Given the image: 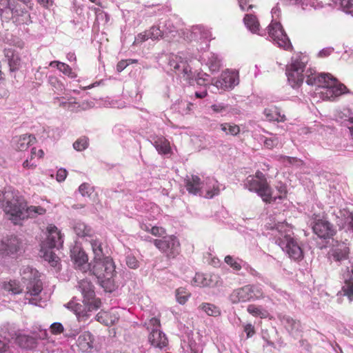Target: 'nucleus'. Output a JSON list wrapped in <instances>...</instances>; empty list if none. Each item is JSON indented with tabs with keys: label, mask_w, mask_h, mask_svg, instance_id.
I'll list each match as a JSON object with an SVG mask.
<instances>
[{
	"label": "nucleus",
	"mask_w": 353,
	"mask_h": 353,
	"mask_svg": "<svg viewBox=\"0 0 353 353\" xmlns=\"http://www.w3.org/2000/svg\"><path fill=\"white\" fill-rule=\"evenodd\" d=\"M269 37L279 47L287 49L290 47V40L282 25L279 22H272L268 27Z\"/></svg>",
	"instance_id": "nucleus-10"
},
{
	"label": "nucleus",
	"mask_w": 353,
	"mask_h": 353,
	"mask_svg": "<svg viewBox=\"0 0 353 353\" xmlns=\"http://www.w3.org/2000/svg\"><path fill=\"white\" fill-rule=\"evenodd\" d=\"M265 119L268 121L284 122L286 121L285 115L282 113L280 108L272 105L266 108L263 110Z\"/></svg>",
	"instance_id": "nucleus-20"
},
{
	"label": "nucleus",
	"mask_w": 353,
	"mask_h": 353,
	"mask_svg": "<svg viewBox=\"0 0 353 353\" xmlns=\"http://www.w3.org/2000/svg\"><path fill=\"white\" fill-rule=\"evenodd\" d=\"M169 64L176 74H183L187 80L191 79L193 77L190 66L188 62L181 57L174 56L170 60Z\"/></svg>",
	"instance_id": "nucleus-14"
},
{
	"label": "nucleus",
	"mask_w": 353,
	"mask_h": 353,
	"mask_svg": "<svg viewBox=\"0 0 353 353\" xmlns=\"http://www.w3.org/2000/svg\"><path fill=\"white\" fill-rule=\"evenodd\" d=\"M285 326L292 332L298 331L301 327V323L300 321L288 317L285 319Z\"/></svg>",
	"instance_id": "nucleus-46"
},
{
	"label": "nucleus",
	"mask_w": 353,
	"mask_h": 353,
	"mask_svg": "<svg viewBox=\"0 0 353 353\" xmlns=\"http://www.w3.org/2000/svg\"><path fill=\"white\" fill-rule=\"evenodd\" d=\"M68 175V172L65 169L60 168L58 170L57 172V180L59 182H62L65 181Z\"/></svg>",
	"instance_id": "nucleus-62"
},
{
	"label": "nucleus",
	"mask_w": 353,
	"mask_h": 353,
	"mask_svg": "<svg viewBox=\"0 0 353 353\" xmlns=\"http://www.w3.org/2000/svg\"><path fill=\"white\" fill-rule=\"evenodd\" d=\"M70 256L76 269L86 272L90 268L91 263H88V255L81 248L74 247L70 251Z\"/></svg>",
	"instance_id": "nucleus-13"
},
{
	"label": "nucleus",
	"mask_w": 353,
	"mask_h": 353,
	"mask_svg": "<svg viewBox=\"0 0 353 353\" xmlns=\"http://www.w3.org/2000/svg\"><path fill=\"white\" fill-rule=\"evenodd\" d=\"M244 186L250 192L256 193L262 200L268 203L276 201L272 196V189L265 175L257 170L254 174L248 176L244 181Z\"/></svg>",
	"instance_id": "nucleus-3"
},
{
	"label": "nucleus",
	"mask_w": 353,
	"mask_h": 353,
	"mask_svg": "<svg viewBox=\"0 0 353 353\" xmlns=\"http://www.w3.org/2000/svg\"><path fill=\"white\" fill-rule=\"evenodd\" d=\"M277 190L279 192V195L274 197V198H276V200L277 199H283L286 197L288 191H287L286 187L285 185H281L279 187H277Z\"/></svg>",
	"instance_id": "nucleus-63"
},
{
	"label": "nucleus",
	"mask_w": 353,
	"mask_h": 353,
	"mask_svg": "<svg viewBox=\"0 0 353 353\" xmlns=\"http://www.w3.org/2000/svg\"><path fill=\"white\" fill-rule=\"evenodd\" d=\"M43 256L44 260L48 261L52 267H56L59 263V258L51 250L45 251Z\"/></svg>",
	"instance_id": "nucleus-41"
},
{
	"label": "nucleus",
	"mask_w": 353,
	"mask_h": 353,
	"mask_svg": "<svg viewBox=\"0 0 353 353\" xmlns=\"http://www.w3.org/2000/svg\"><path fill=\"white\" fill-rule=\"evenodd\" d=\"M239 72L235 70H226L221 73V77L215 81L214 85L218 88L226 90L233 88L239 84Z\"/></svg>",
	"instance_id": "nucleus-11"
},
{
	"label": "nucleus",
	"mask_w": 353,
	"mask_h": 353,
	"mask_svg": "<svg viewBox=\"0 0 353 353\" xmlns=\"http://www.w3.org/2000/svg\"><path fill=\"white\" fill-rule=\"evenodd\" d=\"M344 295L347 296L350 301L353 300V280L348 279L345 281L342 288Z\"/></svg>",
	"instance_id": "nucleus-44"
},
{
	"label": "nucleus",
	"mask_w": 353,
	"mask_h": 353,
	"mask_svg": "<svg viewBox=\"0 0 353 353\" xmlns=\"http://www.w3.org/2000/svg\"><path fill=\"white\" fill-rule=\"evenodd\" d=\"M90 242L94 254L93 261L101 260L107 257L103 252L102 243L98 239H91Z\"/></svg>",
	"instance_id": "nucleus-26"
},
{
	"label": "nucleus",
	"mask_w": 353,
	"mask_h": 353,
	"mask_svg": "<svg viewBox=\"0 0 353 353\" xmlns=\"http://www.w3.org/2000/svg\"><path fill=\"white\" fill-rule=\"evenodd\" d=\"M150 233L155 236H163L166 234L165 228L159 226H153L150 228Z\"/></svg>",
	"instance_id": "nucleus-57"
},
{
	"label": "nucleus",
	"mask_w": 353,
	"mask_h": 353,
	"mask_svg": "<svg viewBox=\"0 0 353 353\" xmlns=\"http://www.w3.org/2000/svg\"><path fill=\"white\" fill-rule=\"evenodd\" d=\"M184 182L185 188L190 194L196 195L200 193L202 183L199 176L194 174L186 176Z\"/></svg>",
	"instance_id": "nucleus-21"
},
{
	"label": "nucleus",
	"mask_w": 353,
	"mask_h": 353,
	"mask_svg": "<svg viewBox=\"0 0 353 353\" xmlns=\"http://www.w3.org/2000/svg\"><path fill=\"white\" fill-rule=\"evenodd\" d=\"M155 247L168 259H174L180 253V243L178 239L174 236H165L162 239H153Z\"/></svg>",
	"instance_id": "nucleus-5"
},
{
	"label": "nucleus",
	"mask_w": 353,
	"mask_h": 353,
	"mask_svg": "<svg viewBox=\"0 0 353 353\" xmlns=\"http://www.w3.org/2000/svg\"><path fill=\"white\" fill-rule=\"evenodd\" d=\"M74 232L81 237L92 236V230L90 227L81 221L75 222L73 227Z\"/></svg>",
	"instance_id": "nucleus-31"
},
{
	"label": "nucleus",
	"mask_w": 353,
	"mask_h": 353,
	"mask_svg": "<svg viewBox=\"0 0 353 353\" xmlns=\"http://www.w3.org/2000/svg\"><path fill=\"white\" fill-rule=\"evenodd\" d=\"M154 146L159 154H168L171 152L170 142L165 138L158 137L154 143Z\"/></svg>",
	"instance_id": "nucleus-27"
},
{
	"label": "nucleus",
	"mask_w": 353,
	"mask_h": 353,
	"mask_svg": "<svg viewBox=\"0 0 353 353\" xmlns=\"http://www.w3.org/2000/svg\"><path fill=\"white\" fill-rule=\"evenodd\" d=\"M190 353H203L201 346L196 343L194 341H189Z\"/></svg>",
	"instance_id": "nucleus-55"
},
{
	"label": "nucleus",
	"mask_w": 353,
	"mask_h": 353,
	"mask_svg": "<svg viewBox=\"0 0 353 353\" xmlns=\"http://www.w3.org/2000/svg\"><path fill=\"white\" fill-rule=\"evenodd\" d=\"M95 319L103 325L111 326L118 321L119 316L112 310L109 311L101 310L95 316Z\"/></svg>",
	"instance_id": "nucleus-19"
},
{
	"label": "nucleus",
	"mask_w": 353,
	"mask_h": 353,
	"mask_svg": "<svg viewBox=\"0 0 353 353\" xmlns=\"http://www.w3.org/2000/svg\"><path fill=\"white\" fill-rule=\"evenodd\" d=\"M145 325L147 329L150 332H153L155 330H160V319L157 317H152L149 320L148 322L145 323Z\"/></svg>",
	"instance_id": "nucleus-49"
},
{
	"label": "nucleus",
	"mask_w": 353,
	"mask_h": 353,
	"mask_svg": "<svg viewBox=\"0 0 353 353\" xmlns=\"http://www.w3.org/2000/svg\"><path fill=\"white\" fill-rule=\"evenodd\" d=\"M208 65L210 71L217 72L221 67V60L217 57L213 55L209 59Z\"/></svg>",
	"instance_id": "nucleus-45"
},
{
	"label": "nucleus",
	"mask_w": 353,
	"mask_h": 353,
	"mask_svg": "<svg viewBox=\"0 0 353 353\" xmlns=\"http://www.w3.org/2000/svg\"><path fill=\"white\" fill-rule=\"evenodd\" d=\"M247 311L254 317L265 319L268 317V312L262 306L254 304H250L247 307Z\"/></svg>",
	"instance_id": "nucleus-33"
},
{
	"label": "nucleus",
	"mask_w": 353,
	"mask_h": 353,
	"mask_svg": "<svg viewBox=\"0 0 353 353\" xmlns=\"http://www.w3.org/2000/svg\"><path fill=\"white\" fill-rule=\"evenodd\" d=\"M225 262L234 270L239 271L241 269V264L232 256L228 255L225 257Z\"/></svg>",
	"instance_id": "nucleus-51"
},
{
	"label": "nucleus",
	"mask_w": 353,
	"mask_h": 353,
	"mask_svg": "<svg viewBox=\"0 0 353 353\" xmlns=\"http://www.w3.org/2000/svg\"><path fill=\"white\" fill-rule=\"evenodd\" d=\"M149 38L148 31H145L143 32H141L137 34V36L135 37L134 41L133 42V45H137L140 43H143L145 41H147Z\"/></svg>",
	"instance_id": "nucleus-58"
},
{
	"label": "nucleus",
	"mask_w": 353,
	"mask_h": 353,
	"mask_svg": "<svg viewBox=\"0 0 353 353\" xmlns=\"http://www.w3.org/2000/svg\"><path fill=\"white\" fill-rule=\"evenodd\" d=\"M346 92V86L338 81L337 83H334V85L327 88H321V90L317 92V94L323 100L333 101Z\"/></svg>",
	"instance_id": "nucleus-12"
},
{
	"label": "nucleus",
	"mask_w": 353,
	"mask_h": 353,
	"mask_svg": "<svg viewBox=\"0 0 353 353\" xmlns=\"http://www.w3.org/2000/svg\"><path fill=\"white\" fill-rule=\"evenodd\" d=\"M275 229L280 235L278 238L279 243H280V238L285 239V235L291 236V227L285 222L278 223L275 225Z\"/></svg>",
	"instance_id": "nucleus-37"
},
{
	"label": "nucleus",
	"mask_w": 353,
	"mask_h": 353,
	"mask_svg": "<svg viewBox=\"0 0 353 353\" xmlns=\"http://www.w3.org/2000/svg\"><path fill=\"white\" fill-rule=\"evenodd\" d=\"M79 288L83 295V303L85 305L89 311L96 310L101 307V301L95 297L94 287L88 280L83 279L79 283Z\"/></svg>",
	"instance_id": "nucleus-6"
},
{
	"label": "nucleus",
	"mask_w": 353,
	"mask_h": 353,
	"mask_svg": "<svg viewBox=\"0 0 353 353\" xmlns=\"http://www.w3.org/2000/svg\"><path fill=\"white\" fill-rule=\"evenodd\" d=\"M319 74H314L307 75V79H306V83L308 85H316L318 87L319 82H318L317 79H319Z\"/></svg>",
	"instance_id": "nucleus-60"
},
{
	"label": "nucleus",
	"mask_w": 353,
	"mask_h": 353,
	"mask_svg": "<svg viewBox=\"0 0 353 353\" xmlns=\"http://www.w3.org/2000/svg\"><path fill=\"white\" fill-rule=\"evenodd\" d=\"M27 295L38 296L43 290V283L39 279L34 278L27 285Z\"/></svg>",
	"instance_id": "nucleus-28"
},
{
	"label": "nucleus",
	"mask_w": 353,
	"mask_h": 353,
	"mask_svg": "<svg viewBox=\"0 0 353 353\" xmlns=\"http://www.w3.org/2000/svg\"><path fill=\"white\" fill-rule=\"evenodd\" d=\"M263 297L264 293L261 288L248 284L233 290L229 296V300L233 304H238L259 300Z\"/></svg>",
	"instance_id": "nucleus-4"
},
{
	"label": "nucleus",
	"mask_w": 353,
	"mask_h": 353,
	"mask_svg": "<svg viewBox=\"0 0 353 353\" xmlns=\"http://www.w3.org/2000/svg\"><path fill=\"white\" fill-rule=\"evenodd\" d=\"M17 341L19 345L23 348H32L36 344L35 339L27 335L18 336Z\"/></svg>",
	"instance_id": "nucleus-36"
},
{
	"label": "nucleus",
	"mask_w": 353,
	"mask_h": 353,
	"mask_svg": "<svg viewBox=\"0 0 353 353\" xmlns=\"http://www.w3.org/2000/svg\"><path fill=\"white\" fill-rule=\"evenodd\" d=\"M89 145V139L86 137L79 138L74 143L73 147L77 151H83Z\"/></svg>",
	"instance_id": "nucleus-43"
},
{
	"label": "nucleus",
	"mask_w": 353,
	"mask_h": 353,
	"mask_svg": "<svg viewBox=\"0 0 353 353\" xmlns=\"http://www.w3.org/2000/svg\"><path fill=\"white\" fill-rule=\"evenodd\" d=\"M334 52L333 48H325L321 50L319 52V57L321 58H325L330 56Z\"/></svg>",
	"instance_id": "nucleus-64"
},
{
	"label": "nucleus",
	"mask_w": 353,
	"mask_h": 353,
	"mask_svg": "<svg viewBox=\"0 0 353 353\" xmlns=\"http://www.w3.org/2000/svg\"><path fill=\"white\" fill-rule=\"evenodd\" d=\"M37 154L38 159H42L44 157V152L42 149H37L32 148L31 149L30 158L26 159L23 163V167L26 169L34 170L37 167V163L34 161V154Z\"/></svg>",
	"instance_id": "nucleus-25"
},
{
	"label": "nucleus",
	"mask_w": 353,
	"mask_h": 353,
	"mask_svg": "<svg viewBox=\"0 0 353 353\" xmlns=\"http://www.w3.org/2000/svg\"><path fill=\"white\" fill-rule=\"evenodd\" d=\"M250 0H239V6L243 11H248L252 9L254 6L250 3Z\"/></svg>",
	"instance_id": "nucleus-61"
},
{
	"label": "nucleus",
	"mask_w": 353,
	"mask_h": 353,
	"mask_svg": "<svg viewBox=\"0 0 353 353\" xmlns=\"http://www.w3.org/2000/svg\"><path fill=\"white\" fill-rule=\"evenodd\" d=\"M48 236L45 243L50 248H54L62 246L63 243L61 232L53 225H50L47 228Z\"/></svg>",
	"instance_id": "nucleus-16"
},
{
	"label": "nucleus",
	"mask_w": 353,
	"mask_h": 353,
	"mask_svg": "<svg viewBox=\"0 0 353 353\" xmlns=\"http://www.w3.org/2000/svg\"><path fill=\"white\" fill-rule=\"evenodd\" d=\"M36 142L37 139L34 135L24 134L19 137H15L12 141V145L17 151H26Z\"/></svg>",
	"instance_id": "nucleus-17"
},
{
	"label": "nucleus",
	"mask_w": 353,
	"mask_h": 353,
	"mask_svg": "<svg viewBox=\"0 0 353 353\" xmlns=\"http://www.w3.org/2000/svg\"><path fill=\"white\" fill-rule=\"evenodd\" d=\"M333 1L335 3H339L343 12L353 16V0H333Z\"/></svg>",
	"instance_id": "nucleus-40"
},
{
	"label": "nucleus",
	"mask_w": 353,
	"mask_h": 353,
	"mask_svg": "<svg viewBox=\"0 0 353 353\" xmlns=\"http://www.w3.org/2000/svg\"><path fill=\"white\" fill-rule=\"evenodd\" d=\"M278 143L279 140L276 137L265 138L263 141L264 146L268 149H272L277 145Z\"/></svg>",
	"instance_id": "nucleus-54"
},
{
	"label": "nucleus",
	"mask_w": 353,
	"mask_h": 353,
	"mask_svg": "<svg viewBox=\"0 0 353 353\" xmlns=\"http://www.w3.org/2000/svg\"><path fill=\"white\" fill-rule=\"evenodd\" d=\"M194 285L199 287H205L212 285V280L208 276L201 273H196L193 279Z\"/></svg>",
	"instance_id": "nucleus-38"
},
{
	"label": "nucleus",
	"mask_w": 353,
	"mask_h": 353,
	"mask_svg": "<svg viewBox=\"0 0 353 353\" xmlns=\"http://www.w3.org/2000/svg\"><path fill=\"white\" fill-rule=\"evenodd\" d=\"M89 269L105 292H112L115 290L116 284L114 277L116 271L112 258L106 257L103 259L93 261Z\"/></svg>",
	"instance_id": "nucleus-2"
},
{
	"label": "nucleus",
	"mask_w": 353,
	"mask_h": 353,
	"mask_svg": "<svg viewBox=\"0 0 353 353\" xmlns=\"http://www.w3.org/2000/svg\"><path fill=\"white\" fill-rule=\"evenodd\" d=\"M50 331L53 334H60L63 332L64 328L61 323H54L50 326Z\"/></svg>",
	"instance_id": "nucleus-56"
},
{
	"label": "nucleus",
	"mask_w": 353,
	"mask_h": 353,
	"mask_svg": "<svg viewBox=\"0 0 353 353\" xmlns=\"http://www.w3.org/2000/svg\"><path fill=\"white\" fill-rule=\"evenodd\" d=\"M244 332L246 333L247 338L253 336L255 333V328L251 323H247L244 325Z\"/></svg>",
	"instance_id": "nucleus-59"
},
{
	"label": "nucleus",
	"mask_w": 353,
	"mask_h": 353,
	"mask_svg": "<svg viewBox=\"0 0 353 353\" xmlns=\"http://www.w3.org/2000/svg\"><path fill=\"white\" fill-rule=\"evenodd\" d=\"M94 336L90 332H84L78 337L77 344L82 352H89L93 348Z\"/></svg>",
	"instance_id": "nucleus-22"
},
{
	"label": "nucleus",
	"mask_w": 353,
	"mask_h": 353,
	"mask_svg": "<svg viewBox=\"0 0 353 353\" xmlns=\"http://www.w3.org/2000/svg\"><path fill=\"white\" fill-rule=\"evenodd\" d=\"M149 38L152 40H158L163 37V32L159 27L152 26L148 31Z\"/></svg>",
	"instance_id": "nucleus-50"
},
{
	"label": "nucleus",
	"mask_w": 353,
	"mask_h": 353,
	"mask_svg": "<svg viewBox=\"0 0 353 353\" xmlns=\"http://www.w3.org/2000/svg\"><path fill=\"white\" fill-rule=\"evenodd\" d=\"M220 128L226 135L236 136L240 132V127L234 123H223L220 124Z\"/></svg>",
	"instance_id": "nucleus-35"
},
{
	"label": "nucleus",
	"mask_w": 353,
	"mask_h": 353,
	"mask_svg": "<svg viewBox=\"0 0 353 353\" xmlns=\"http://www.w3.org/2000/svg\"><path fill=\"white\" fill-rule=\"evenodd\" d=\"M58 69L64 74L68 76L70 78L77 77V74L72 71V69L69 65L65 63L61 62L60 63H58Z\"/></svg>",
	"instance_id": "nucleus-47"
},
{
	"label": "nucleus",
	"mask_w": 353,
	"mask_h": 353,
	"mask_svg": "<svg viewBox=\"0 0 353 353\" xmlns=\"http://www.w3.org/2000/svg\"><path fill=\"white\" fill-rule=\"evenodd\" d=\"M3 288L5 291L12 294H18L22 292L23 288H21L19 282L17 281H10L9 282H4Z\"/></svg>",
	"instance_id": "nucleus-34"
},
{
	"label": "nucleus",
	"mask_w": 353,
	"mask_h": 353,
	"mask_svg": "<svg viewBox=\"0 0 353 353\" xmlns=\"http://www.w3.org/2000/svg\"><path fill=\"white\" fill-rule=\"evenodd\" d=\"M4 54L8 61L10 71L14 72L19 70L21 64V59L19 55L12 49H5Z\"/></svg>",
	"instance_id": "nucleus-24"
},
{
	"label": "nucleus",
	"mask_w": 353,
	"mask_h": 353,
	"mask_svg": "<svg viewBox=\"0 0 353 353\" xmlns=\"http://www.w3.org/2000/svg\"><path fill=\"white\" fill-rule=\"evenodd\" d=\"M189 296V294L183 288H179L176 290V299L181 304H184L187 301Z\"/></svg>",
	"instance_id": "nucleus-52"
},
{
	"label": "nucleus",
	"mask_w": 353,
	"mask_h": 353,
	"mask_svg": "<svg viewBox=\"0 0 353 353\" xmlns=\"http://www.w3.org/2000/svg\"><path fill=\"white\" fill-rule=\"evenodd\" d=\"M305 68V64L299 60L292 61L287 66L286 75L292 87L299 86L303 83Z\"/></svg>",
	"instance_id": "nucleus-7"
},
{
	"label": "nucleus",
	"mask_w": 353,
	"mask_h": 353,
	"mask_svg": "<svg viewBox=\"0 0 353 353\" xmlns=\"http://www.w3.org/2000/svg\"><path fill=\"white\" fill-rule=\"evenodd\" d=\"M148 340L152 346L160 349L168 345V339L161 330H155L153 332H150Z\"/></svg>",
	"instance_id": "nucleus-18"
},
{
	"label": "nucleus",
	"mask_w": 353,
	"mask_h": 353,
	"mask_svg": "<svg viewBox=\"0 0 353 353\" xmlns=\"http://www.w3.org/2000/svg\"><path fill=\"white\" fill-rule=\"evenodd\" d=\"M68 307L72 309L74 312L79 321H85L89 316L88 312L84 311L82 305L80 303L71 301L68 303Z\"/></svg>",
	"instance_id": "nucleus-32"
},
{
	"label": "nucleus",
	"mask_w": 353,
	"mask_h": 353,
	"mask_svg": "<svg viewBox=\"0 0 353 353\" xmlns=\"http://www.w3.org/2000/svg\"><path fill=\"white\" fill-rule=\"evenodd\" d=\"M126 265L132 269H137L139 267V262L137 258L132 255H128L125 259Z\"/></svg>",
	"instance_id": "nucleus-53"
},
{
	"label": "nucleus",
	"mask_w": 353,
	"mask_h": 353,
	"mask_svg": "<svg viewBox=\"0 0 353 353\" xmlns=\"http://www.w3.org/2000/svg\"><path fill=\"white\" fill-rule=\"evenodd\" d=\"M3 211L14 224H19L21 221L36 218L46 214V210L39 205L28 206L26 202L21 201L11 190L3 193Z\"/></svg>",
	"instance_id": "nucleus-1"
},
{
	"label": "nucleus",
	"mask_w": 353,
	"mask_h": 353,
	"mask_svg": "<svg viewBox=\"0 0 353 353\" xmlns=\"http://www.w3.org/2000/svg\"><path fill=\"white\" fill-rule=\"evenodd\" d=\"M22 243L16 236H10L1 242V255L13 256L21 249Z\"/></svg>",
	"instance_id": "nucleus-15"
},
{
	"label": "nucleus",
	"mask_w": 353,
	"mask_h": 353,
	"mask_svg": "<svg viewBox=\"0 0 353 353\" xmlns=\"http://www.w3.org/2000/svg\"><path fill=\"white\" fill-rule=\"evenodd\" d=\"M312 230L319 238L327 239L332 238L336 233L332 224L324 219H320L317 215L312 216Z\"/></svg>",
	"instance_id": "nucleus-8"
},
{
	"label": "nucleus",
	"mask_w": 353,
	"mask_h": 353,
	"mask_svg": "<svg viewBox=\"0 0 353 353\" xmlns=\"http://www.w3.org/2000/svg\"><path fill=\"white\" fill-rule=\"evenodd\" d=\"M317 81L319 82L318 85V91H319L321 88H327L334 85V83H337L338 79L330 74L321 73L319 74Z\"/></svg>",
	"instance_id": "nucleus-29"
},
{
	"label": "nucleus",
	"mask_w": 353,
	"mask_h": 353,
	"mask_svg": "<svg viewBox=\"0 0 353 353\" xmlns=\"http://www.w3.org/2000/svg\"><path fill=\"white\" fill-rule=\"evenodd\" d=\"M199 308L209 316H217L221 314L219 307L212 303H203L199 306Z\"/></svg>",
	"instance_id": "nucleus-39"
},
{
	"label": "nucleus",
	"mask_w": 353,
	"mask_h": 353,
	"mask_svg": "<svg viewBox=\"0 0 353 353\" xmlns=\"http://www.w3.org/2000/svg\"><path fill=\"white\" fill-rule=\"evenodd\" d=\"M79 191L83 196H90L94 192V188L88 183H83L79 186Z\"/></svg>",
	"instance_id": "nucleus-48"
},
{
	"label": "nucleus",
	"mask_w": 353,
	"mask_h": 353,
	"mask_svg": "<svg viewBox=\"0 0 353 353\" xmlns=\"http://www.w3.org/2000/svg\"><path fill=\"white\" fill-rule=\"evenodd\" d=\"M279 245L294 261H299L303 259L304 255L302 248L291 236L285 235V239L280 238Z\"/></svg>",
	"instance_id": "nucleus-9"
},
{
	"label": "nucleus",
	"mask_w": 353,
	"mask_h": 353,
	"mask_svg": "<svg viewBox=\"0 0 353 353\" xmlns=\"http://www.w3.org/2000/svg\"><path fill=\"white\" fill-rule=\"evenodd\" d=\"M210 184L212 185V188L206 191V194L204 196L205 198L212 199L214 196L218 195L220 192L219 185L217 181L212 179L210 181Z\"/></svg>",
	"instance_id": "nucleus-42"
},
{
	"label": "nucleus",
	"mask_w": 353,
	"mask_h": 353,
	"mask_svg": "<svg viewBox=\"0 0 353 353\" xmlns=\"http://www.w3.org/2000/svg\"><path fill=\"white\" fill-rule=\"evenodd\" d=\"M350 250L347 244L342 243L338 244L330 251V258L336 262H341L348 257Z\"/></svg>",
	"instance_id": "nucleus-23"
},
{
	"label": "nucleus",
	"mask_w": 353,
	"mask_h": 353,
	"mask_svg": "<svg viewBox=\"0 0 353 353\" xmlns=\"http://www.w3.org/2000/svg\"><path fill=\"white\" fill-rule=\"evenodd\" d=\"M243 22L245 26L253 33H256L259 30V22L255 15L247 14L243 18Z\"/></svg>",
	"instance_id": "nucleus-30"
}]
</instances>
